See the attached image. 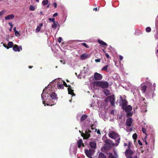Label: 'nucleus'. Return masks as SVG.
Segmentation results:
<instances>
[{"label":"nucleus","mask_w":158,"mask_h":158,"mask_svg":"<svg viewBox=\"0 0 158 158\" xmlns=\"http://www.w3.org/2000/svg\"><path fill=\"white\" fill-rule=\"evenodd\" d=\"M68 94L72 95V96H75V94L73 92L74 90L72 89V87L71 86H69V88H68Z\"/></svg>","instance_id":"obj_13"},{"label":"nucleus","mask_w":158,"mask_h":158,"mask_svg":"<svg viewBox=\"0 0 158 158\" xmlns=\"http://www.w3.org/2000/svg\"><path fill=\"white\" fill-rule=\"evenodd\" d=\"M87 117V116L86 114L83 115L81 118V121L82 122L84 121Z\"/></svg>","instance_id":"obj_23"},{"label":"nucleus","mask_w":158,"mask_h":158,"mask_svg":"<svg viewBox=\"0 0 158 158\" xmlns=\"http://www.w3.org/2000/svg\"><path fill=\"white\" fill-rule=\"evenodd\" d=\"M77 144L78 147V148H80L81 146H82L83 147H84L85 146L84 144L82 142V140L81 139H79L77 141Z\"/></svg>","instance_id":"obj_15"},{"label":"nucleus","mask_w":158,"mask_h":158,"mask_svg":"<svg viewBox=\"0 0 158 158\" xmlns=\"http://www.w3.org/2000/svg\"><path fill=\"white\" fill-rule=\"evenodd\" d=\"M147 89V86L145 85L141 86V90L143 93H145Z\"/></svg>","instance_id":"obj_22"},{"label":"nucleus","mask_w":158,"mask_h":158,"mask_svg":"<svg viewBox=\"0 0 158 158\" xmlns=\"http://www.w3.org/2000/svg\"><path fill=\"white\" fill-rule=\"evenodd\" d=\"M58 25V22L57 21H55L53 23V24L52 25V27L53 28L56 29L57 25Z\"/></svg>","instance_id":"obj_21"},{"label":"nucleus","mask_w":158,"mask_h":158,"mask_svg":"<svg viewBox=\"0 0 158 158\" xmlns=\"http://www.w3.org/2000/svg\"><path fill=\"white\" fill-rule=\"evenodd\" d=\"M98 41L102 46H106L107 45V44L100 40L98 39Z\"/></svg>","instance_id":"obj_18"},{"label":"nucleus","mask_w":158,"mask_h":158,"mask_svg":"<svg viewBox=\"0 0 158 158\" xmlns=\"http://www.w3.org/2000/svg\"><path fill=\"white\" fill-rule=\"evenodd\" d=\"M119 98L121 101L120 103V106L122 107L123 109L127 106L128 102L126 99H123L121 96H120Z\"/></svg>","instance_id":"obj_8"},{"label":"nucleus","mask_w":158,"mask_h":158,"mask_svg":"<svg viewBox=\"0 0 158 158\" xmlns=\"http://www.w3.org/2000/svg\"><path fill=\"white\" fill-rule=\"evenodd\" d=\"M131 143L129 142L128 144L127 145L128 147V148L127 149H130L131 146Z\"/></svg>","instance_id":"obj_41"},{"label":"nucleus","mask_w":158,"mask_h":158,"mask_svg":"<svg viewBox=\"0 0 158 158\" xmlns=\"http://www.w3.org/2000/svg\"><path fill=\"white\" fill-rule=\"evenodd\" d=\"M43 104L45 106H46V103H45V101H43Z\"/></svg>","instance_id":"obj_57"},{"label":"nucleus","mask_w":158,"mask_h":158,"mask_svg":"<svg viewBox=\"0 0 158 158\" xmlns=\"http://www.w3.org/2000/svg\"><path fill=\"white\" fill-rule=\"evenodd\" d=\"M62 40V38L61 37H59L58 39V41L59 43H60L61 42Z\"/></svg>","instance_id":"obj_40"},{"label":"nucleus","mask_w":158,"mask_h":158,"mask_svg":"<svg viewBox=\"0 0 158 158\" xmlns=\"http://www.w3.org/2000/svg\"><path fill=\"white\" fill-rule=\"evenodd\" d=\"M133 121V119L131 118H129L127 119L126 120V125L128 127L131 126Z\"/></svg>","instance_id":"obj_11"},{"label":"nucleus","mask_w":158,"mask_h":158,"mask_svg":"<svg viewBox=\"0 0 158 158\" xmlns=\"http://www.w3.org/2000/svg\"><path fill=\"white\" fill-rule=\"evenodd\" d=\"M29 9L30 10L32 11H34L35 10L34 7L32 5L30 6Z\"/></svg>","instance_id":"obj_34"},{"label":"nucleus","mask_w":158,"mask_h":158,"mask_svg":"<svg viewBox=\"0 0 158 158\" xmlns=\"http://www.w3.org/2000/svg\"><path fill=\"white\" fill-rule=\"evenodd\" d=\"M106 101H109L112 106H114L115 98L114 96L107 97L105 99Z\"/></svg>","instance_id":"obj_6"},{"label":"nucleus","mask_w":158,"mask_h":158,"mask_svg":"<svg viewBox=\"0 0 158 158\" xmlns=\"http://www.w3.org/2000/svg\"><path fill=\"white\" fill-rule=\"evenodd\" d=\"M48 2V0H44L42 2V5L44 6H46L47 5Z\"/></svg>","instance_id":"obj_24"},{"label":"nucleus","mask_w":158,"mask_h":158,"mask_svg":"<svg viewBox=\"0 0 158 158\" xmlns=\"http://www.w3.org/2000/svg\"><path fill=\"white\" fill-rule=\"evenodd\" d=\"M155 38L156 39H158V32L155 35Z\"/></svg>","instance_id":"obj_49"},{"label":"nucleus","mask_w":158,"mask_h":158,"mask_svg":"<svg viewBox=\"0 0 158 158\" xmlns=\"http://www.w3.org/2000/svg\"><path fill=\"white\" fill-rule=\"evenodd\" d=\"M81 44L82 45L85 46L86 48H89V46L86 44V43H81Z\"/></svg>","instance_id":"obj_32"},{"label":"nucleus","mask_w":158,"mask_h":158,"mask_svg":"<svg viewBox=\"0 0 158 158\" xmlns=\"http://www.w3.org/2000/svg\"><path fill=\"white\" fill-rule=\"evenodd\" d=\"M127 114H126V116L128 117H131L132 115V114H133V112H127Z\"/></svg>","instance_id":"obj_27"},{"label":"nucleus","mask_w":158,"mask_h":158,"mask_svg":"<svg viewBox=\"0 0 158 158\" xmlns=\"http://www.w3.org/2000/svg\"><path fill=\"white\" fill-rule=\"evenodd\" d=\"M39 25L40 26H42L43 25V24L42 23H40V24H39Z\"/></svg>","instance_id":"obj_61"},{"label":"nucleus","mask_w":158,"mask_h":158,"mask_svg":"<svg viewBox=\"0 0 158 158\" xmlns=\"http://www.w3.org/2000/svg\"><path fill=\"white\" fill-rule=\"evenodd\" d=\"M13 30L15 32V31H17L16 30V27H15L13 29Z\"/></svg>","instance_id":"obj_53"},{"label":"nucleus","mask_w":158,"mask_h":158,"mask_svg":"<svg viewBox=\"0 0 158 158\" xmlns=\"http://www.w3.org/2000/svg\"><path fill=\"white\" fill-rule=\"evenodd\" d=\"M105 55L106 57L108 59L110 57L109 54L107 53H105Z\"/></svg>","instance_id":"obj_44"},{"label":"nucleus","mask_w":158,"mask_h":158,"mask_svg":"<svg viewBox=\"0 0 158 158\" xmlns=\"http://www.w3.org/2000/svg\"><path fill=\"white\" fill-rule=\"evenodd\" d=\"M3 46H4V47H5L6 48V47H7V46H6V44H3Z\"/></svg>","instance_id":"obj_54"},{"label":"nucleus","mask_w":158,"mask_h":158,"mask_svg":"<svg viewBox=\"0 0 158 158\" xmlns=\"http://www.w3.org/2000/svg\"><path fill=\"white\" fill-rule=\"evenodd\" d=\"M102 78V76L101 74L95 73L94 74V78L96 80H100Z\"/></svg>","instance_id":"obj_9"},{"label":"nucleus","mask_w":158,"mask_h":158,"mask_svg":"<svg viewBox=\"0 0 158 158\" xmlns=\"http://www.w3.org/2000/svg\"><path fill=\"white\" fill-rule=\"evenodd\" d=\"M50 96L52 100L50 99L49 100L46 101L47 103L46 104L47 106H53L56 104V102L57 101L58 98L57 97V94L54 92H52L50 95Z\"/></svg>","instance_id":"obj_2"},{"label":"nucleus","mask_w":158,"mask_h":158,"mask_svg":"<svg viewBox=\"0 0 158 158\" xmlns=\"http://www.w3.org/2000/svg\"><path fill=\"white\" fill-rule=\"evenodd\" d=\"M41 29V27L40 26H38L37 27V28H36V32H39L40 30Z\"/></svg>","instance_id":"obj_35"},{"label":"nucleus","mask_w":158,"mask_h":158,"mask_svg":"<svg viewBox=\"0 0 158 158\" xmlns=\"http://www.w3.org/2000/svg\"><path fill=\"white\" fill-rule=\"evenodd\" d=\"M119 60H122L123 59V57L122 56H121V55H120L119 56Z\"/></svg>","instance_id":"obj_46"},{"label":"nucleus","mask_w":158,"mask_h":158,"mask_svg":"<svg viewBox=\"0 0 158 158\" xmlns=\"http://www.w3.org/2000/svg\"><path fill=\"white\" fill-rule=\"evenodd\" d=\"M125 155L127 158H134L131 156L133 154V152L130 149H127L125 152Z\"/></svg>","instance_id":"obj_7"},{"label":"nucleus","mask_w":158,"mask_h":158,"mask_svg":"<svg viewBox=\"0 0 158 158\" xmlns=\"http://www.w3.org/2000/svg\"><path fill=\"white\" fill-rule=\"evenodd\" d=\"M96 62H99L101 61L100 59L98 58V59H95V60Z\"/></svg>","instance_id":"obj_43"},{"label":"nucleus","mask_w":158,"mask_h":158,"mask_svg":"<svg viewBox=\"0 0 158 158\" xmlns=\"http://www.w3.org/2000/svg\"><path fill=\"white\" fill-rule=\"evenodd\" d=\"M89 146L93 148H95L96 147V143L95 142H90L89 143Z\"/></svg>","instance_id":"obj_17"},{"label":"nucleus","mask_w":158,"mask_h":158,"mask_svg":"<svg viewBox=\"0 0 158 158\" xmlns=\"http://www.w3.org/2000/svg\"><path fill=\"white\" fill-rule=\"evenodd\" d=\"M109 137L115 139V146H118L120 143V138L119 135L117 133L113 131H111L108 135Z\"/></svg>","instance_id":"obj_1"},{"label":"nucleus","mask_w":158,"mask_h":158,"mask_svg":"<svg viewBox=\"0 0 158 158\" xmlns=\"http://www.w3.org/2000/svg\"><path fill=\"white\" fill-rule=\"evenodd\" d=\"M89 133H89H91V131L90 130H88V131Z\"/></svg>","instance_id":"obj_64"},{"label":"nucleus","mask_w":158,"mask_h":158,"mask_svg":"<svg viewBox=\"0 0 158 158\" xmlns=\"http://www.w3.org/2000/svg\"><path fill=\"white\" fill-rule=\"evenodd\" d=\"M93 85L94 86L100 87L102 89H105L109 86V83L107 81H94L93 83Z\"/></svg>","instance_id":"obj_3"},{"label":"nucleus","mask_w":158,"mask_h":158,"mask_svg":"<svg viewBox=\"0 0 158 158\" xmlns=\"http://www.w3.org/2000/svg\"><path fill=\"white\" fill-rule=\"evenodd\" d=\"M146 31L147 32H149L151 31V29L150 27H148L146 28Z\"/></svg>","instance_id":"obj_31"},{"label":"nucleus","mask_w":158,"mask_h":158,"mask_svg":"<svg viewBox=\"0 0 158 158\" xmlns=\"http://www.w3.org/2000/svg\"><path fill=\"white\" fill-rule=\"evenodd\" d=\"M110 114H113V115H114V110H112L111 111H110Z\"/></svg>","instance_id":"obj_48"},{"label":"nucleus","mask_w":158,"mask_h":158,"mask_svg":"<svg viewBox=\"0 0 158 158\" xmlns=\"http://www.w3.org/2000/svg\"><path fill=\"white\" fill-rule=\"evenodd\" d=\"M95 151L94 149H90L89 150H85V153L87 156L89 158H92V156L94 154Z\"/></svg>","instance_id":"obj_5"},{"label":"nucleus","mask_w":158,"mask_h":158,"mask_svg":"<svg viewBox=\"0 0 158 158\" xmlns=\"http://www.w3.org/2000/svg\"><path fill=\"white\" fill-rule=\"evenodd\" d=\"M58 15V14L57 13H55L53 15V17H55Z\"/></svg>","instance_id":"obj_50"},{"label":"nucleus","mask_w":158,"mask_h":158,"mask_svg":"<svg viewBox=\"0 0 158 158\" xmlns=\"http://www.w3.org/2000/svg\"><path fill=\"white\" fill-rule=\"evenodd\" d=\"M81 136L83 137L84 139H87L90 137V135L87 131H86L85 133H81Z\"/></svg>","instance_id":"obj_10"},{"label":"nucleus","mask_w":158,"mask_h":158,"mask_svg":"<svg viewBox=\"0 0 158 158\" xmlns=\"http://www.w3.org/2000/svg\"><path fill=\"white\" fill-rule=\"evenodd\" d=\"M66 81L67 82H69V80L68 79H67L66 80Z\"/></svg>","instance_id":"obj_63"},{"label":"nucleus","mask_w":158,"mask_h":158,"mask_svg":"<svg viewBox=\"0 0 158 158\" xmlns=\"http://www.w3.org/2000/svg\"><path fill=\"white\" fill-rule=\"evenodd\" d=\"M87 57V55L85 54H82L81 56V58L82 59L84 60Z\"/></svg>","instance_id":"obj_30"},{"label":"nucleus","mask_w":158,"mask_h":158,"mask_svg":"<svg viewBox=\"0 0 158 158\" xmlns=\"http://www.w3.org/2000/svg\"><path fill=\"white\" fill-rule=\"evenodd\" d=\"M15 34L16 36H17L18 35H19V36L20 35V34L18 31H15Z\"/></svg>","instance_id":"obj_38"},{"label":"nucleus","mask_w":158,"mask_h":158,"mask_svg":"<svg viewBox=\"0 0 158 158\" xmlns=\"http://www.w3.org/2000/svg\"><path fill=\"white\" fill-rule=\"evenodd\" d=\"M15 16L13 14H11L6 16L5 18L6 20L12 19L14 18Z\"/></svg>","instance_id":"obj_16"},{"label":"nucleus","mask_w":158,"mask_h":158,"mask_svg":"<svg viewBox=\"0 0 158 158\" xmlns=\"http://www.w3.org/2000/svg\"><path fill=\"white\" fill-rule=\"evenodd\" d=\"M13 46V43L11 41H10L8 42L7 44V47L6 48L8 49L10 48H12Z\"/></svg>","instance_id":"obj_20"},{"label":"nucleus","mask_w":158,"mask_h":158,"mask_svg":"<svg viewBox=\"0 0 158 158\" xmlns=\"http://www.w3.org/2000/svg\"><path fill=\"white\" fill-rule=\"evenodd\" d=\"M108 156V158H117L116 157L114 156L111 153H110L109 154Z\"/></svg>","instance_id":"obj_28"},{"label":"nucleus","mask_w":158,"mask_h":158,"mask_svg":"<svg viewBox=\"0 0 158 158\" xmlns=\"http://www.w3.org/2000/svg\"><path fill=\"white\" fill-rule=\"evenodd\" d=\"M137 135L136 133H134L133 135L132 138L133 139L136 140L137 138Z\"/></svg>","instance_id":"obj_33"},{"label":"nucleus","mask_w":158,"mask_h":158,"mask_svg":"<svg viewBox=\"0 0 158 158\" xmlns=\"http://www.w3.org/2000/svg\"><path fill=\"white\" fill-rule=\"evenodd\" d=\"M33 66H29V68L30 69H31V68H32L33 67Z\"/></svg>","instance_id":"obj_60"},{"label":"nucleus","mask_w":158,"mask_h":158,"mask_svg":"<svg viewBox=\"0 0 158 158\" xmlns=\"http://www.w3.org/2000/svg\"><path fill=\"white\" fill-rule=\"evenodd\" d=\"M127 145V144L126 143H124V146H126Z\"/></svg>","instance_id":"obj_58"},{"label":"nucleus","mask_w":158,"mask_h":158,"mask_svg":"<svg viewBox=\"0 0 158 158\" xmlns=\"http://www.w3.org/2000/svg\"><path fill=\"white\" fill-rule=\"evenodd\" d=\"M5 13V11L4 10H2L0 12V16H2L3 15L4 13Z\"/></svg>","instance_id":"obj_42"},{"label":"nucleus","mask_w":158,"mask_h":158,"mask_svg":"<svg viewBox=\"0 0 158 158\" xmlns=\"http://www.w3.org/2000/svg\"><path fill=\"white\" fill-rule=\"evenodd\" d=\"M145 144L146 145H147L148 144V143L146 141H145Z\"/></svg>","instance_id":"obj_62"},{"label":"nucleus","mask_w":158,"mask_h":158,"mask_svg":"<svg viewBox=\"0 0 158 158\" xmlns=\"http://www.w3.org/2000/svg\"><path fill=\"white\" fill-rule=\"evenodd\" d=\"M142 131L143 133L145 134L146 135V129H145L144 128L142 127Z\"/></svg>","instance_id":"obj_36"},{"label":"nucleus","mask_w":158,"mask_h":158,"mask_svg":"<svg viewBox=\"0 0 158 158\" xmlns=\"http://www.w3.org/2000/svg\"><path fill=\"white\" fill-rule=\"evenodd\" d=\"M20 48L21 49V50H22V48L21 47H20V48H19V46L16 44H15L13 48V50L15 51V52L18 51L19 52L20 51Z\"/></svg>","instance_id":"obj_14"},{"label":"nucleus","mask_w":158,"mask_h":158,"mask_svg":"<svg viewBox=\"0 0 158 158\" xmlns=\"http://www.w3.org/2000/svg\"><path fill=\"white\" fill-rule=\"evenodd\" d=\"M8 24L10 25V26L11 27H13V25L12 24V23H11L9 22V23Z\"/></svg>","instance_id":"obj_47"},{"label":"nucleus","mask_w":158,"mask_h":158,"mask_svg":"<svg viewBox=\"0 0 158 158\" xmlns=\"http://www.w3.org/2000/svg\"><path fill=\"white\" fill-rule=\"evenodd\" d=\"M57 87L59 89H62L64 88V86L62 84H58L57 85Z\"/></svg>","instance_id":"obj_25"},{"label":"nucleus","mask_w":158,"mask_h":158,"mask_svg":"<svg viewBox=\"0 0 158 158\" xmlns=\"http://www.w3.org/2000/svg\"><path fill=\"white\" fill-rule=\"evenodd\" d=\"M123 109V110H125V111L126 112H130L131 110H132V107L131 106L129 105L127 106H126L124 107Z\"/></svg>","instance_id":"obj_12"},{"label":"nucleus","mask_w":158,"mask_h":158,"mask_svg":"<svg viewBox=\"0 0 158 158\" xmlns=\"http://www.w3.org/2000/svg\"><path fill=\"white\" fill-rule=\"evenodd\" d=\"M53 5L55 7V8H56L57 7V3L56 2H55L53 3Z\"/></svg>","instance_id":"obj_51"},{"label":"nucleus","mask_w":158,"mask_h":158,"mask_svg":"<svg viewBox=\"0 0 158 158\" xmlns=\"http://www.w3.org/2000/svg\"><path fill=\"white\" fill-rule=\"evenodd\" d=\"M97 133L98 134L101 135V132L99 130H98L97 131Z\"/></svg>","instance_id":"obj_52"},{"label":"nucleus","mask_w":158,"mask_h":158,"mask_svg":"<svg viewBox=\"0 0 158 158\" xmlns=\"http://www.w3.org/2000/svg\"><path fill=\"white\" fill-rule=\"evenodd\" d=\"M98 158H106V156L104 154L101 152L98 155Z\"/></svg>","instance_id":"obj_19"},{"label":"nucleus","mask_w":158,"mask_h":158,"mask_svg":"<svg viewBox=\"0 0 158 158\" xmlns=\"http://www.w3.org/2000/svg\"><path fill=\"white\" fill-rule=\"evenodd\" d=\"M104 92L105 94L106 95H108L110 94V91L107 89H105L104 90Z\"/></svg>","instance_id":"obj_26"},{"label":"nucleus","mask_w":158,"mask_h":158,"mask_svg":"<svg viewBox=\"0 0 158 158\" xmlns=\"http://www.w3.org/2000/svg\"><path fill=\"white\" fill-rule=\"evenodd\" d=\"M104 142V144L103 148L105 150H109L114 145H115L112 141L107 138L105 139Z\"/></svg>","instance_id":"obj_4"},{"label":"nucleus","mask_w":158,"mask_h":158,"mask_svg":"<svg viewBox=\"0 0 158 158\" xmlns=\"http://www.w3.org/2000/svg\"><path fill=\"white\" fill-rule=\"evenodd\" d=\"M134 158H137V155H135L134 156Z\"/></svg>","instance_id":"obj_59"},{"label":"nucleus","mask_w":158,"mask_h":158,"mask_svg":"<svg viewBox=\"0 0 158 158\" xmlns=\"http://www.w3.org/2000/svg\"><path fill=\"white\" fill-rule=\"evenodd\" d=\"M48 20L49 21H52L53 23L55 22V18H49L48 19Z\"/></svg>","instance_id":"obj_37"},{"label":"nucleus","mask_w":158,"mask_h":158,"mask_svg":"<svg viewBox=\"0 0 158 158\" xmlns=\"http://www.w3.org/2000/svg\"><path fill=\"white\" fill-rule=\"evenodd\" d=\"M12 27H10V28L9 29V31H12Z\"/></svg>","instance_id":"obj_56"},{"label":"nucleus","mask_w":158,"mask_h":158,"mask_svg":"<svg viewBox=\"0 0 158 158\" xmlns=\"http://www.w3.org/2000/svg\"><path fill=\"white\" fill-rule=\"evenodd\" d=\"M63 85H64V86H65L66 87H68V88H69V86H70L69 85H67V84H66V83L64 81H63Z\"/></svg>","instance_id":"obj_39"},{"label":"nucleus","mask_w":158,"mask_h":158,"mask_svg":"<svg viewBox=\"0 0 158 158\" xmlns=\"http://www.w3.org/2000/svg\"><path fill=\"white\" fill-rule=\"evenodd\" d=\"M97 8L96 7V8H94V10H95L96 11H97Z\"/></svg>","instance_id":"obj_55"},{"label":"nucleus","mask_w":158,"mask_h":158,"mask_svg":"<svg viewBox=\"0 0 158 158\" xmlns=\"http://www.w3.org/2000/svg\"><path fill=\"white\" fill-rule=\"evenodd\" d=\"M109 66V65H107L103 67L102 69V71H106L107 70V69Z\"/></svg>","instance_id":"obj_29"},{"label":"nucleus","mask_w":158,"mask_h":158,"mask_svg":"<svg viewBox=\"0 0 158 158\" xmlns=\"http://www.w3.org/2000/svg\"><path fill=\"white\" fill-rule=\"evenodd\" d=\"M138 143L140 146H142L143 145L142 143H141V141L140 140H138Z\"/></svg>","instance_id":"obj_45"}]
</instances>
